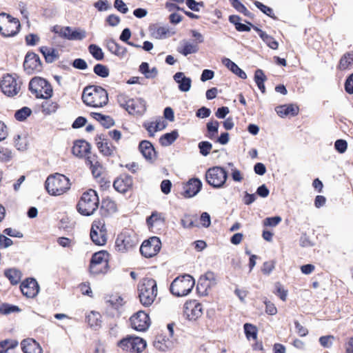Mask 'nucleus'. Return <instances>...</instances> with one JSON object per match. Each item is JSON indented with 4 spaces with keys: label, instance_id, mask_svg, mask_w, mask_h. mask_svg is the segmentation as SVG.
Listing matches in <instances>:
<instances>
[{
    "label": "nucleus",
    "instance_id": "f257e3e1",
    "mask_svg": "<svg viewBox=\"0 0 353 353\" xmlns=\"http://www.w3.org/2000/svg\"><path fill=\"white\" fill-rule=\"evenodd\" d=\"M137 291L141 305L144 307L151 306L155 301L158 294L157 281L151 277L141 279L138 283Z\"/></svg>",
    "mask_w": 353,
    "mask_h": 353
},
{
    "label": "nucleus",
    "instance_id": "f03ea898",
    "mask_svg": "<svg viewBox=\"0 0 353 353\" xmlns=\"http://www.w3.org/2000/svg\"><path fill=\"white\" fill-rule=\"evenodd\" d=\"M139 237L132 229L124 228L115 239V250L121 253H126L135 249L139 244Z\"/></svg>",
    "mask_w": 353,
    "mask_h": 353
},
{
    "label": "nucleus",
    "instance_id": "7ed1b4c3",
    "mask_svg": "<svg viewBox=\"0 0 353 353\" xmlns=\"http://www.w3.org/2000/svg\"><path fill=\"white\" fill-rule=\"evenodd\" d=\"M195 284L194 278L189 274L179 276L171 283L170 291L174 296H187L193 289Z\"/></svg>",
    "mask_w": 353,
    "mask_h": 353
},
{
    "label": "nucleus",
    "instance_id": "20e7f679",
    "mask_svg": "<svg viewBox=\"0 0 353 353\" xmlns=\"http://www.w3.org/2000/svg\"><path fill=\"white\" fill-rule=\"evenodd\" d=\"M117 101L119 105L132 115L141 116L147 110L146 101L142 98L131 99L125 94H121L118 96Z\"/></svg>",
    "mask_w": 353,
    "mask_h": 353
},
{
    "label": "nucleus",
    "instance_id": "39448f33",
    "mask_svg": "<svg viewBox=\"0 0 353 353\" xmlns=\"http://www.w3.org/2000/svg\"><path fill=\"white\" fill-rule=\"evenodd\" d=\"M29 88L37 98L44 99L50 98L53 92L51 85L46 79L39 77L31 79Z\"/></svg>",
    "mask_w": 353,
    "mask_h": 353
},
{
    "label": "nucleus",
    "instance_id": "423d86ee",
    "mask_svg": "<svg viewBox=\"0 0 353 353\" xmlns=\"http://www.w3.org/2000/svg\"><path fill=\"white\" fill-rule=\"evenodd\" d=\"M21 24L17 18L8 14H0V33L4 37L15 36L20 30Z\"/></svg>",
    "mask_w": 353,
    "mask_h": 353
},
{
    "label": "nucleus",
    "instance_id": "0eeeda50",
    "mask_svg": "<svg viewBox=\"0 0 353 353\" xmlns=\"http://www.w3.org/2000/svg\"><path fill=\"white\" fill-rule=\"evenodd\" d=\"M117 346L127 352L141 353L145 348L146 342L139 336H127L118 341Z\"/></svg>",
    "mask_w": 353,
    "mask_h": 353
},
{
    "label": "nucleus",
    "instance_id": "6e6552de",
    "mask_svg": "<svg viewBox=\"0 0 353 353\" xmlns=\"http://www.w3.org/2000/svg\"><path fill=\"white\" fill-rule=\"evenodd\" d=\"M90 239L99 246L105 245L108 241V230L103 219L95 220L92 222L90 230Z\"/></svg>",
    "mask_w": 353,
    "mask_h": 353
},
{
    "label": "nucleus",
    "instance_id": "1a4fd4ad",
    "mask_svg": "<svg viewBox=\"0 0 353 353\" xmlns=\"http://www.w3.org/2000/svg\"><path fill=\"white\" fill-rule=\"evenodd\" d=\"M109 254L105 250L95 252L90 261V273L93 274H104L108 268Z\"/></svg>",
    "mask_w": 353,
    "mask_h": 353
},
{
    "label": "nucleus",
    "instance_id": "9d476101",
    "mask_svg": "<svg viewBox=\"0 0 353 353\" xmlns=\"http://www.w3.org/2000/svg\"><path fill=\"white\" fill-rule=\"evenodd\" d=\"M70 185L69 178H47L45 187L50 195L58 196L69 190Z\"/></svg>",
    "mask_w": 353,
    "mask_h": 353
},
{
    "label": "nucleus",
    "instance_id": "9b49d317",
    "mask_svg": "<svg viewBox=\"0 0 353 353\" xmlns=\"http://www.w3.org/2000/svg\"><path fill=\"white\" fill-rule=\"evenodd\" d=\"M21 83L13 75H4L0 82L2 92L9 97L16 96L21 90Z\"/></svg>",
    "mask_w": 353,
    "mask_h": 353
},
{
    "label": "nucleus",
    "instance_id": "f8f14e48",
    "mask_svg": "<svg viewBox=\"0 0 353 353\" xmlns=\"http://www.w3.org/2000/svg\"><path fill=\"white\" fill-rule=\"evenodd\" d=\"M161 248V242L159 237L152 236L145 240L141 247L140 253L143 256L147 259L156 256Z\"/></svg>",
    "mask_w": 353,
    "mask_h": 353
},
{
    "label": "nucleus",
    "instance_id": "ddd939ff",
    "mask_svg": "<svg viewBox=\"0 0 353 353\" xmlns=\"http://www.w3.org/2000/svg\"><path fill=\"white\" fill-rule=\"evenodd\" d=\"M203 307L201 303L195 299H190L183 305V315L189 321H195L202 316Z\"/></svg>",
    "mask_w": 353,
    "mask_h": 353
},
{
    "label": "nucleus",
    "instance_id": "4468645a",
    "mask_svg": "<svg viewBox=\"0 0 353 353\" xmlns=\"http://www.w3.org/2000/svg\"><path fill=\"white\" fill-rule=\"evenodd\" d=\"M130 325L132 329L139 332L147 330L150 325V319L146 312L139 310L130 318Z\"/></svg>",
    "mask_w": 353,
    "mask_h": 353
},
{
    "label": "nucleus",
    "instance_id": "2eb2a0df",
    "mask_svg": "<svg viewBox=\"0 0 353 353\" xmlns=\"http://www.w3.org/2000/svg\"><path fill=\"white\" fill-rule=\"evenodd\" d=\"M108 93L105 89L99 86L90 85V106L102 107L108 103Z\"/></svg>",
    "mask_w": 353,
    "mask_h": 353
},
{
    "label": "nucleus",
    "instance_id": "dca6fc26",
    "mask_svg": "<svg viewBox=\"0 0 353 353\" xmlns=\"http://www.w3.org/2000/svg\"><path fill=\"white\" fill-rule=\"evenodd\" d=\"M104 299L107 305L114 310L117 316L121 314L123 307L126 303L125 297L117 292L106 294Z\"/></svg>",
    "mask_w": 353,
    "mask_h": 353
},
{
    "label": "nucleus",
    "instance_id": "f3484780",
    "mask_svg": "<svg viewBox=\"0 0 353 353\" xmlns=\"http://www.w3.org/2000/svg\"><path fill=\"white\" fill-rule=\"evenodd\" d=\"M53 32L63 38L70 40L81 39L85 37V32L72 30L69 27H62L55 26L53 28Z\"/></svg>",
    "mask_w": 353,
    "mask_h": 353
},
{
    "label": "nucleus",
    "instance_id": "a211bd4d",
    "mask_svg": "<svg viewBox=\"0 0 353 353\" xmlns=\"http://www.w3.org/2000/svg\"><path fill=\"white\" fill-rule=\"evenodd\" d=\"M23 67L28 74L39 71L41 68L39 57L34 52H28L25 57Z\"/></svg>",
    "mask_w": 353,
    "mask_h": 353
},
{
    "label": "nucleus",
    "instance_id": "6ab92c4d",
    "mask_svg": "<svg viewBox=\"0 0 353 353\" xmlns=\"http://www.w3.org/2000/svg\"><path fill=\"white\" fill-rule=\"evenodd\" d=\"M202 183L198 178H190L183 184L182 193L185 198H191L195 196L201 189Z\"/></svg>",
    "mask_w": 353,
    "mask_h": 353
},
{
    "label": "nucleus",
    "instance_id": "aec40b11",
    "mask_svg": "<svg viewBox=\"0 0 353 353\" xmlns=\"http://www.w3.org/2000/svg\"><path fill=\"white\" fill-rule=\"evenodd\" d=\"M21 290L23 295L28 298H33L39 292V286L34 279H27L21 284Z\"/></svg>",
    "mask_w": 353,
    "mask_h": 353
},
{
    "label": "nucleus",
    "instance_id": "412c9836",
    "mask_svg": "<svg viewBox=\"0 0 353 353\" xmlns=\"http://www.w3.org/2000/svg\"><path fill=\"white\" fill-rule=\"evenodd\" d=\"M139 150L144 159L152 163L157 159V153L153 145L148 141L144 140L140 142Z\"/></svg>",
    "mask_w": 353,
    "mask_h": 353
},
{
    "label": "nucleus",
    "instance_id": "4be33fe9",
    "mask_svg": "<svg viewBox=\"0 0 353 353\" xmlns=\"http://www.w3.org/2000/svg\"><path fill=\"white\" fill-rule=\"evenodd\" d=\"M95 143L98 150L103 155L108 157L114 154L115 148L104 135H97L95 138Z\"/></svg>",
    "mask_w": 353,
    "mask_h": 353
},
{
    "label": "nucleus",
    "instance_id": "5701e85b",
    "mask_svg": "<svg viewBox=\"0 0 353 353\" xmlns=\"http://www.w3.org/2000/svg\"><path fill=\"white\" fill-rule=\"evenodd\" d=\"M143 126L148 132L150 136H154L155 132L163 130L166 123L161 117L154 118L144 123Z\"/></svg>",
    "mask_w": 353,
    "mask_h": 353
},
{
    "label": "nucleus",
    "instance_id": "b1692460",
    "mask_svg": "<svg viewBox=\"0 0 353 353\" xmlns=\"http://www.w3.org/2000/svg\"><path fill=\"white\" fill-rule=\"evenodd\" d=\"M173 79L178 84L179 90L183 92L190 91L192 85V79L187 77L182 72H178L173 76Z\"/></svg>",
    "mask_w": 353,
    "mask_h": 353
},
{
    "label": "nucleus",
    "instance_id": "393cba45",
    "mask_svg": "<svg viewBox=\"0 0 353 353\" xmlns=\"http://www.w3.org/2000/svg\"><path fill=\"white\" fill-rule=\"evenodd\" d=\"M146 223L150 230L158 229L165 225V219L163 213L154 211L147 218Z\"/></svg>",
    "mask_w": 353,
    "mask_h": 353
},
{
    "label": "nucleus",
    "instance_id": "a878e982",
    "mask_svg": "<svg viewBox=\"0 0 353 353\" xmlns=\"http://www.w3.org/2000/svg\"><path fill=\"white\" fill-rule=\"evenodd\" d=\"M72 154L78 158H85L88 159L87 154L88 153V143L83 139L74 141L72 149Z\"/></svg>",
    "mask_w": 353,
    "mask_h": 353
},
{
    "label": "nucleus",
    "instance_id": "bb28decb",
    "mask_svg": "<svg viewBox=\"0 0 353 353\" xmlns=\"http://www.w3.org/2000/svg\"><path fill=\"white\" fill-rule=\"evenodd\" d=\"M199 50L198 45L188 39H183L180 42L177 51L180 54L188 56L190 54L196 53Z\"/></svg>",
    "mask_w": 353,
    "mask_h": 353
},
{
    "label": "nucleus",
    "instance_id": "cd10ccee",
    "mask_svg": "<svg viewBox=\"0 0 353 353\" xmlns=\"http://www.w3.org/2000/svg\"><path fill=\"white\" fill-rule=\"evenodd\" d=\"M132 178H116L113 182V187L116 191L120 193H125L132 189Z\"/></svg>",
    "mask_w": 353,
    "mask_h": 353
},
{
    "label": "nucleus",
    "instance_id": "c85d7f7f",
    "mask_svg": "<svg viewBox=\"0 0 353 353\" xmlns=\"http://www.w3.org/2000/svg\"><path fill=\"white\" fill-rule=\"evenodd\" d=\"M275 111L280 117L284 118L286 117H293L298 114L299 108L294 104L282 105L276 107Z\"/></svg>",
    "mask_w": 353,
    "mask_h": 353
},
{
    "label": "nucleus",
    "instance_id": "c756f323",
    "mask_svg": "<svg viewBox=\"0 0 353 353\" xmlns=\"http://www.w3.org/2000/svg\"><path fill=\"white\" fill-rule=\"evenodd\" d=\"M24 353H43L39 344L32 339H26L21 343Z\"/></svg>",
    "mask_w": 353,
    "mask_h": 353
},
{
    "label": "nucleus",
    "instance_id": "7c9ffc66",
    "mask_svg": "<svg viewBox=\"0 0 353 353\" xmlns=\"http://www.w3.org/2000/svg\"><path fill=\"white\" fill-rule=\"evenodd\" d=\"M117 211V205L116 202L109 197L103 199L100 207L101 214L106 215L108 214L114 213Z\"/></svg>",
    "mask_w": 353,
    "mask_h": 353
},
{
    "label": "nucleus",
    "instance_id": "2f4dec72",
    "mask_svg": "<svg viewBox=\"0 0 353 353\" xmlns=\"http://www.w3.org/2000/svg\"><path fill=\"white\" fill-rule=\"evenodd\" d=\"M223 64L227 67L230 71H232L234 74L239 77L243 79H245L247 78V74L245 72L241 70L234 62L231 61L228 58H223L222 59Z\"/></svg>",
    "mask_w": 353,
    "mask_h": 353
},
{
    "label": "nucleus",
    "instance_id": "473e14b6",
    "mask_svg": "<svg viewBox=\"0 0 353 353\" xmlns=\"http://www.w3.org/2000/svg\"><path fill=\"white\" fill-rule=\"evenodd\" d=\"M151 36L156 39H163L168 37L169 28L165 26H153L150 28Z\"/></svg>",
    "mask_w": 353,
    "mask_h": 353
},
{
    "label": "nucleus",
    "instance_id": "72a5a7b5",
    "mask_svg": "<svg viewBox=\"0 0 353 353\" xmlns=\"http://www.w3.org/2000/svg\"><path fill=\"white\" fill-rule=\"evenodd\" d=\"M254 29L256 32H259V37L268 45V47L273 50H276L278 48L279 43L272 36L268 35L258 28H255Z\"/></svg>",
    "mask_w": 353,
    "mask_h": 353
},
{
    "label": "nucleus",
    "instance_id": "f704fd0d",
    "mask_svg": "<svg viewBox=\"0 0 353 353\" xmlns=\"http://www.w3.org/2000/svg\"><path fill=\"white\" fill-rule=\"evenodd\" d=\"M179 133L176 130L164 134L159 139V143L161 145L167 147L172 144L178 138Z\"/></svg>",
    "mask_w": 353,
    "mask_h": 353
},
{
    "label": "nucleus",
    "instance_id": "c9c22d12",
    "mask_svg": "<svg viewBox=\"0 0 353 353\" xmlns=\"http://www.w3.org/2000/svg\"><path fill=\"white\" fill-rule=\"evenodd\" d=\"M88 192H85L81 197L80 198L77 205V211L82 215L88 216Z\"/></svg>",
    "mask_w": 353,
    "mask_h": 353
},
{
    "label": "nucleus",
    "instance_id": "e433bc0d",
    "mask_svg": "<svg viewBox=\"0 0 353 353\" xmlns=\"http://www.w3.org/2000/svg\"><path fill=\"white\" fill-rule=\"evenodd\" d=\"M91 115L105 128H109L114 124V120L109 116H105L99 113H91Z\"/></svg>",
    "mask_w": 353,
    "mask_h": 353
},
{
    "label": "nucleus",
    "instance_id": "4c0bfd02",
    "mask_svg": "<svg viewBox=\"0 0 353 353\" xmlns=\"http://www.w3.org/2000/svg\"><path fill=\"white\" fill-rule=\"evenodd\" d=\"M101 315L94 311L90 313V327L97 330L101 327L102 325Z\"/></svg>",
    "mask_w": 353,
    "mask_h": 353
},
{
    "label": "nucleus",
    "instance_id": "58836bf2",
    "mask_svg": "<svg viewBox=\"0 0 353 353\" xmlns=\"http://www.w3.org/2000/svg\"><path fill=\"white\" fill-rule=\"evenodd\" d=\"M353 65V52L345 54L341 59L339 68L340 70H345Z\"/></svg>",
    "mask_w": 353,
    "mask_h": 353
},
{
    "label": "nucleus",
    "instance_id": "ea45409f",
    "mask_svg": "<svg viewBox=\"0 0 353 353\" xmlns=\"http://www.w3.org/2000/svg\"><path fill=\"white\" fill-rule=\"evenodd\" d=\"M267 78L265 75L263 70L258 69L256 70L254 74V81L256 83L259 89L264 93L265 92V87L264 85V82L266 81Z\"/></svg>",
    "mask_w": 353,
    "mask_h": 353
},
{
    "label": "nucleus",
    "instance_id": "a19ab883",
    "mask_svg": "<svg viewBox=\"0 0 353 353\" xmlns=\"http://www.w3.org/2000/svg\"><path fill=\"white\" fill-rule=\"evenodd\" d=\"M5 276L9 279L12 285L17 284L21 278V272L16 269H9L5 271Z\"/></svg>",
    "mask_w": 353,
    "mask_h": 353
},
{
    "label": "nucleus",
    "instance_id": "79ce46f5",
    "mask_svg": "<svg viewBox=\"0 0 353 353\" xmlns=\"http://www.w3.org/2000/svg\"><path fill=\"white\" fill-rule=\"evenodd\" d=\"M213 285L210 283V281H207L205 279L200 277L196 285V290L199 293L206 295L208 293V290H210Z\"/></svg>",
    "mask_w": 353,
    "mask_h": 353
},
{
    "label": "nucleus",
    "instance_id": "37998d69",
    "mask_svg": "<svg viewBox=\"0 0 353 353\" xmlns=\"http://www.w3.org/2000/svg\"><path fill=\"white\" fill-rule=\"evenodd\" d=\"M243 328L246 338L248 340L250 339H252L253 340L257 339L258 330L255 325L251 323H245Z\"/></svg>",
    "mask_w": 353,
    "mask_h": 353
},
{
    "label": "nucleus",
    "instance_id": "c03bdc74",
    "mask_svg": "<svg viewBox=\"0 0 353 353\" xmlns=\"http://www.w3.org/2000/svg\"><path fill=\"white\" fill-rule=\"evenodd\" d=\"M90 208L92 211L90 212V216L93 214L98 208L99 205V199L95 190L90 188Z\"/></svg>",
    "mask_w": 353,
    "mask_h": 353
},
{
    "label": "nucleus",
    "instance_id": "a18cd8bd",
    "mask_svg": "<svg viewBox=\"0 0 353 353\" xmlns=\"http://www.w3.org/2000/svg\"><path fill=\"white\" fill-rule=\"evenodd\" d=\"M41 52L48 62H52L58 57V52L53 48L42 47L41 48Z\"/></svg>",
    "mask_w": 353,
    "mask_h": 353
},
{
    "label": "nucleus",
    "instance_id": "49530a36",
    "mask_svg": "<svg viewBox=\"0 0 353 353\" xmlns=\"http://www.w3.org/2000/svg\"><path fill=\"white\" fill-rule=\"evenodd\" d=\"M108 48L112 53L120 57H123L126 54L125 48L120 46L114 41L108 43Z\"/></svg>",
    "mask_w": 353,
    "mask_h": 353
},
{
    "label": "nucleus",
    "instance_id": "de8ad7c7",
    "mask_svg": "<svg viewBox=\"0 0 353 353\" xmlns=\"http://www.w3.org/2000/svg\"><path fill=\"white\" fill-rule=\"evenodd\" d=\"M18 345V342L15 340H4L0 342V353H6L10 349H14Z\"/></svg>",
    "mask_w": 353,
    "mask_h": 353
},
{
    "label": "nucleus",
    "instance_id": "09e8293b",
    "mask_svg": "<svg viewBox=\"0 0 353 353\" xmlns=\"http://www.w3.org/2000/svg\"><path fill=\"white\" fill-rule=\"evenodd\" d=\"M94 72L99 77L102 78H106L109 76L110 70L109 68L104 65L98 63L93 68Z\"/></svg>",
    "mask_w": 353,
    "mask_h": 353
},
{
    "label": "nucleus",
    "instance_id": "8fccbe9b",
    "mask_svg": "<svg viewBox=\"0 0 353 353\" xmlns=\"http://www.w3.org/2000/svg\"><path fill=\"white\" fill-rule=\"evenodd\" d=\"M90 53L97 61H101L104 58L102 49L96 45H90Z\"/></svg>",
    "mask_w": 353,
    "mask_h": 353
},
{
    "label": "nucleus",
    "instance_id": "3c124183",
    "mask_svg": "<svg viewBox=\"0 0 353 353\" xmlns=\"http://www.w3.org/2000/svg\"><path fill=\"white\" fill-rule=\"evenodd\" d=\"M205 176H227V174L222 168L216 166L210 168Z\"/></svg>",
    "mask_w": 353,
    "mask_h": 353
},
{
    "label": "nucleus",
    "instance_id": "603ef678",
    "mask_svg": "<svg viewBox=\"0 0 353 353\" xmlns=\"http://www.w3.org/2000/svg\"><path fill=\"white\" fill-rule=\"evenodd\" d=\"M274 293L278 296L283 301H285L288 296V290L284 289L281 283H275V290Z\"/></svg>",
    "mask_w": 353,
    "mask_h": 353
},
{
    "label": "nucleus",
    "instance_id": "864d4df0",
    "mask_svg": "<svg viewBox=\"0 0 353 353\" xmlns=\"http://www.w3.org/2000/svg\"><path fill=\"white\" fill-rule=\"evenodd\" d=\"M42 112L46 114H50L56 112L57 105L50 101H45L41 105Z\"/></svg>",
    "mask_w": 353,
    "mask_h": 353
},
{
    "label": "nucleus",
    "instance_id": "5fc2aeb1",
    "mask_svg": "<svg viewBox=\"0 0 353 353\" xmlns=\"http://www.w3.org/2000/svg\"><path fill=\"white\" fill-rule=\"evenodd\" d=\"M32 113V110L28 107H23L15 113V118L18 121H24Z\"/></svg>",
    "mask_w": 353,
    "mask_h": 353
},
{
    "label": "nucleus",
    "instance_id": "6e6d98bb",
    "mask_svg": "<svg viewBox=\"0 0 353 353\" xmlns=\"http://www.w3.org/2000/svg\"><path fill=\"white\" fill-rule=\"evenodd\" d=\"M263 303L265 305V311L266 314L273 316L277 313V308L274 303L268 300L267 298L264 299Z\"/></svg>",
    "mask_w": 353,
    "mask_h": 353
},
{
    "label": "nucleus",
    "instance_id": "4d7b16f0",
    "mask_svg": "<svg viewBox=\"0 0 353 353\" xmlns=\"http://www.w3.org/2000/svg\"><path fill=\"white\" fill-rule=\"evenodd\" d=\"M207 182L213 188H219L223 187L227 178H205Z\"/></svg>",
    "mask_w": 353,
    "mask_h": 353
},
{
    "label": "nucleus",
    "instance_id": "13d9d810",
    "mask_svg": "<svg viewBox=\"0 0 353 353\" xmlns=\"http://www.w3.org/2000/svg\"><path fill=\"white\" fill-rule=\"evenodd\" d=\"M219 123L217 121H212L208 122L207 124V129L209 133V137H214L218 132Z\"/></svg>",
    "mask_w": 353,
    "mask_h": 353
},
{
    "label": "nucleus",
    "instance_id": "bf43d9fd",
    "mask_svg": "<svg viewBox=\"0 0 353 353\" xmlns=\"http://www.w3.org/2000/svg\"><path fill=\"white\" fill-rule=\"evenodd\" d=\"M281 221L280 216L267 217L263 221V224L264 226L268 227H275Z\"/></svg>",
    "mask_w": 353,
    "mask_h": 353
},
{
    "label": "nucleus",
    "instance_id": "052dcab7",
    "mask_svg": "<svg viewBox=\"0 0 353 353\" xmlns=\"http://www.w3.org/2000/svg\"><path fill=\"white\" fill-rule=\"evenodd\" d=\"M20 310L17 306L10 305L9 304H3L0 307V312L3 314H8L12 312H19Z\"/></svg>",
    "mask_w": 353,
    "mask_h": 353
},
{
    "label": "nucleus",
    "instance_id": "680f3d73",
    "mask_svg": "<svg viewBox=\"0 0 353 353\" xmlns=\"http://www.w3.org/2000/svg\"><path fill=\"white\" fill-rule=\"evenodd\" d=\"M334 148L341 154L344 153L347 148V143L343 139H338L334 143Z\"/></svg>",
    "mask_w": 353,
    "mask_h": 353
},
{
    "label": "nucleus",
    "instance_id": "e2e57ef3",
    "mask_svg": "<svg viewBox=\"0 0 353 353\" xmlns=\"http://www.w3.org/2000/svg\"><path fill=\"white\" fill-rule=\"evenodd\" d=\"M212 147V144L208 141H201L199 143L200 152L203 156H207L210 153Z\"/></svg>",
    "mask_w": 353,
    "mask_h": 353
},
{
    "label": "nucleus",
    "instance_id": "0e129e2a",
    "mask_svg": "<svg viewBox=\"0 0 353 353\" xmlns=\"http://www.w3.org/2000/svg\"><path fill=\"white\" fill-rule=\"evenodd\" d=\"M114 7L120 12L125 14L128 12L127 5L122 0H115Z\"/></svg>",
    "mask_w": 353,
    "mask_h": 353
},
{
    "label": "nucleus",
    "instance_id": "69168bd1",
    "mask_svg": "<svg viewBox=\"0 0 353 353\" xmlns=\"http://www.w3.org/2000/svg\"><path fill=\"white\" fill-rule=\"evenodd\" d=\"M103 168L102 165L98 162L92 165V173L93 176H100L103 174Z\"/></svg>",
    "mask_w": 353,
    "mask_h": 353
},
{
    "label": "nucleus",
    "instance_id": "338daca9",
    "mask_svg": "<svg viewBox=\"0 0 353 353\" xmlns=\"http://www.w3.org/2000/svg\"><path fill=\"white\" fill-rule=\"evenodd\" d=\"M187 6L192 10L199 12L200 10V6H203V2H196L194 0H186Z\"/></svg>",
    "mask_w": 353,
    "mask_h": 353
},
{
    "label": "nucleus",
    "instance_id": "774afa93",
    "mask_svg": "<svg viewBox=\"0 0 353 353\" xmlns=\"http://www.w3.org/2000/svg\"><path fill=\"white\" fill-rule=\"evenodd\" d=\"M345 91L349 94H353V73L348 77L345 83Z\"/></svg>",
    "mask_w": 353,
    "mask_h": 353
}]
</instances>
